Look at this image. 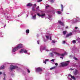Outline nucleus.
<instances>
[{"label":"nucleus","instance_id":"22","mask_svg":"<svg viewBox=\"0 0 80 80\" xmlns=\"http://www.w3.org/2000/svg\"><path fill=\"white\" fill-rule=\"evenodd\" d=\"M73 32H78V33H80V31H77L76 30H73Z\"/></svg>","mask_w":80,"mask_h":80},{"label":"nucleus","instance_id":"32","mask_svg":"<svg viewBox=\"0 0 80 80\" xmlns=\"http://www.w3.org/2000/svg\"><path fill=\"white\" fill-rule=\"evenodd\" d=\"M27 71L28 72V73H30V71L29 69H28V68H27Z\"/></svg>","mask_w":80,"mask_h":80},{"label":"nucleus","instance_id":"3","mask_svg":"<svg viewBox=\"0 0 80 80\" xmlns=\"http://www.w3.org/2000/svg\"><path fill=\"white\" fill-rule=\"evenodd\" d=\"M28 51L26 50L25 49H21V51H19V53H23V52L25 53H26V54H27L28 55H30V53L28 52Z\"/></svg>","mask_w":80,"mask_h":80},{"label":"nucleus","instance_id":"35","mask_svg":"<svg viewBox=\"0 0 80 80\" xmlns=\"http://www.w3.org/2000/svg\"><path fill=\"white\" fill-rule=\"evenodd\" d=\"M39 6H38L36 8L37 10H39Z\"/></svg>","mask_w":80,"mask_h":80},{"label":"nucleus","instance_id":"16","mask_svg":"<svg viewBox=\"0 0 80 80\" xmlns=\"http://www.w3.org/2000/svg\"><path fill=\"white\" fill-rule=\"evenodd\" d=\"M32 79H33V78L30 77H27L26 78V80H32Z\"/></svg>","mask_w":80,"mask_h":80},{"label":"nucleus","instance_id":"59","mask_svg":"<svg viewBox=\"0 0 80 80\" xmlns=\"http://www.w3.org/2000/svg\"><path fill=\"white\" fill-rule=\"evenodd\" d=\"M27 17H28V15L27 14Z\"/></svg>","mask_w":80,"mask_h":80},{"label":"nucleus","instance_id":"11","mask_svg":"<svg viewBox=\"0 0 80 80\" xmlns=\"http://www.w3.org/2000/svg\"><path fill=\"white\" fill-rule=\"evenodd\" d=\"M78 70L75 69V71H73V73L74 75H77L78 74Z\"/></svg>","mask_w":80,"mask_h":80},{"label":"nucleus","instance_id":"33","mask_svg":"<svg viewBox=\"0 0 80 80\" xmlns=\"http://www.w3.org/2000/svg\"><path fill=\"white\" fill-rule=\"evenodd\" d=\"M43 0H37V2H42Z\"/></svg>","mask_w":80,"mask_h":80},{"label":"nucleus","instance_id":"1","mask_svg":"<svg viewBox=\"0 0 80 80\" xmlns=\"http://www.w3.org/2000/svg\"><path fill=\"white\" fill-rule=\"evenodd\" d=\"M57 48H52L50 49V50H48V49H47L45 48V47L44 46L43 47V46H41L40 47V50L42 53V51L43 50H45L46 51H47V52H48V51H54V50H56Z\"/></svg>","mask_w":80,"mask_h":80},{"label":"nucleus","instance_id":"58","mask_svg":"<svg viewBox=\"0 0 80 80\" xmlns=\"http://www.w3.org/2000/svg\"><path fill=\"white\" fill-rule=\"evenodd\" d=\"M6 27V24H5V25L4 26V27Z\"/></svg>","mask_w":80,"mask_h":80},{"label":"nucleus","instance_id":"18","mask_svg":"<svg viewBox=\"0 0 80 80\" xmlns=\"http://www.w3.org/2000/svg\"><path fill=\"white\" fill-rule=\"evenodd\" d=\"M26 6L27 7H32V4L31 3H28L26 5Z\"/></svg>","mask_w":80,"mask_h":80},{"label":"nucleus","instance_id":"29","mask_svg":"<svg viewBox=\"0 0 80 80\" xmlns=\"http://www.w3.org/2000/svg\"><path fill=\"white\" fill-rule=\"evenodd\" d=\"M4 66L3 65H2L1 67V69H2V70L3 69H4Z\"/></svg>","mask_w":80,"mask_h":80},{"label":"nucleus","instance_id":"36","mask_svg":"<svg viewBox=\"0 0 80 80\" xmlns=\"http://www.w3.org/2000/svg\"><path fill=\"white\" fill-rule=\"evenodd\" d=\"M32 10H33V11H35V7H33L32 8Z\"/></svg>","mask_w":80,"mask_h":80},{"label":"nucleus","instance_id":"57","mask_svg":"<svg viewBox=\"0 0 80 80\" xmlns=\"http://www.w3.org/2000/svg\"><path fill=\"white\" fill-rule=\"evenodd\" d=\"M3 80H5V78L4 77V78H3Z\"/></svg>","mask_w":80,"mask_h":80},{"label":"nucleus","instance_id":"63","mask_svg":"<svg viewBox=\"0 0 80 80\" xmlns=\"http://www.w3.org/2000/svg\"><path fill=\"white\" fill-rule=\"evenodd\" d=\"M71 70H73V69H72V68H71Z\"/></svg>","mask_w":80,"mask_h":80},{"label":"nucleus","instance_id":"26","mask_svg":"<svg viewBox=\"0 0 80 80\" xmlns=\"http://www.w3.org/2000/svg\"><path fill=\"white\" fill-rule=\"evenodd\" d=\"M56 67H54L52 68H50V70H53V69H55V68Z\"/></svg>","mask_w":80,"mask_h":80},{"label":"nucleus","instance_id":"8","mask_svg":"<svg viewBox=\"0 0 80 80\" xmlns=\"http://www.w3.org/2000/svg\"><path fill=\"white\" fill-rule=\"evenodd\" d=\"M23 44H18L16 47L17 48L18 50V49H20V48H23Z\"/></svg>","mask_w":80,"mask_h":80},{"label":"nucleus","instance_id":"20","mask_svg":"<svg viewBox=\"0 0 80 80\" xmlns=\"http://www.w3.org/2000/svg\"><path fill=\"white\" fill-rule=\"evenodd\" d=\"M53 52H51L50 54V56L51 57H53Z\"/></svg>","mask_w":80,"mask_h":80},{"label":"nucleus","instance_id":"4","mask_svg":"<svg viewBox=\"0 0 80 80\" xmlns=\"http://www.w3.org/2000/svg\"><path fill=\"white\" fill-rule=\"evenodd\" d=\"M36 72H38L39 74H41L42 73V69L40 67L36 68Z\"/></svg>","mask_w":80,"mask_h":80},{"label":"nucleus","instance_id":"17","mask_svg":"<svg viewBox=\"0 0 80 80\" xmlns=\"http://www.w3.org/2000/svg\"><path fill=\"white\" fill-rule=\"evenodd\" d=\"M72 35V32H70L68 34L66 35V37H70V36H71Z\"/></svg>","mask_w":80,"mask_h":80},{"label":"nucleus","instance_id":"54","mask_svg":"<svg viewBox=\"0 0 80 80\" xmlns=\"http://www.w3.org/2000/svg\"><path fill=\"white\" fill-rule=\"evenodd\" d=\"M60 58H62V59H63V58L62 57H60Z\"/></svg>","mask_w":80,"mask_h":80},{"label":"nucleus","instance_id":"7","mask_svg":"<svg viewBox=\"0 0 80 80\" xmlns=\"http://www.w3.org/2000/svg\"><path fill=\"white\" fill-rule=\"evenodd\" d=\"M67 62L66 63H64V62H62L61 63L62 66V67H64V66H67L68 65V63L70 62L69 61H68L66 62Z\"/></svg>","mask_w":80,"mask_h":80},{"label":"nucleus","instance_id":"46","mask_svg":"<svg viewBox=\"0 0 80 80\" xmlns=\"http://www.w3.org/2000/svg\"><path fill=\"white\" fill-rule=\"evenodd\" d=\"M68 76H70L71 77L72 76L70 74H68Z\"/></svg>","mask_w":80,"mask_h":80},{"label":"nucleus","instance_id":"53","mask_svg":"<svg viewBox=\"0 0 80 80\" xmlns=\"http://www.w3.org/2000/svg\"><path fill=\"white\" fill-rule=\"evenodd\" d=\"M1 74H2V72H0V75H1Z\"/></svg>","mask_w":80,"mask_h":80},{"label":"nucleus","instance_id":"61","mask_svg":"<svg viewBox=\"0 0 80 80\" xmlns=\"http://www.w3.org/2000/svg\"><path fill=\"white\" fill-rule=\"evenodd\" d=\"M34 6H36V4H34Z\"/></svg>","mask_w":80,"mask_h":80},{"label":"nucleus","instance_id":"19","mask_svg":"<svg viewBox=\"0 0 80 80\" xmlns=\"http://www.w3.org/2000/svg\"><path fill=\"white\" fill-rule=\"evenodd\" d=\"M52 16H49L48 17H47L46 18H48V19H49V20H50V21L52 20Z\"/></svg>","mask_w":80,"mask_h":80},{"label":"nucleus","instance_id":"56","mask_svg":"<svg viewBox=\"0 0 80 80\" xmlns=\"http://www.w3.org/2000/svg\"><path fill=\"white\" fill-rule=\"evenodd\" d=\"M68 26H67L66 27V28H68Z\"/></svg>","mask_w":80,"mask_h":80},{"label":"nucleus","instance_id":"64","mask_svg":"<svg viewBox=\"0 0 80 80\" xmlns=\"http://www.w3.org/2000/svg\"><path fill=\"white\" fill-rule=\"evenodd\" d=\"M17 21H18V20H17Z\"/></svg>","mask_w":80,"mask_h":80},{"label":"nucleus","instance_id":"13","mask_svg":"<svg viewBox=\"0 0 80 80\" xmlns=\"http://www.w3.org/2000/svg\"><path fill=\"white\" fill-rule=\"evenodd\" d=\"M33 14H32L31 15H32V19L33 20H36V16H37V15L35 14L34 16H33Z\"/></svg>","mask_w":80,"mask_h":80},{"label":"nucleus","instance_id":"12","mask_svg":"<svg viewBox=\"0 0 80 80\" xmlns=\"http://www.w3.org/2000/svg\"><path fill=\"white\" fill-rule=\"evenodd\" d=\"M76 20L77 21V22H80V18L76 16V18H75Z\"/></svg>","mask_w":80,"mask_h":80},{"label":"nucleus","instance_id":"50","mask_svg":"<svg viewBox=\"0 0 80 80\" xmlns=\"http://www.w3.org/2000/svg\"><path fill=\"white\" fill-rule=\"evenodd\" d=\"M55 65H56V66H57L58 65V63H55Z\"/></svg>","mask_w":80,"mask_h":80},{"label":"nucleus","instance_id":"9","mask_svg":"<svg viewBox=\"0 0 80 80\" xmlns=\"http://www.w3.org/2000/svg\"><path fill=\"white\" fill-rule=\"evenodd\" d=\"M12 54H13V53L15 52L18 50V49L16 47H15L13 48H12Z\"/></svg>","mask_w":80,"mask_h":80},{"label":"nucleus","instance_id":"47","mask_svg":"<svg viewBox=\"0 0 80 80\" xmlns=\"http://www.w3.org/2000/svg\"><path fill=\"white\" fill-rule=\"evenodd\" d=\"M22 16V14H19L18 15V17H20V16Z\"/></svg>","mask_w":80,"mask_h":80},{"label":"nucleus","instance_id":"55","mask_svg":"<svg viewBox=\"0 0 80 80\" xmlns=\"http://www.w3.org/2000/svg\"><path fill=\"white\" fill-rule=\"evenodd\" d=\"M39 37V35L38 34L37 35V37Z\"/></svg>","mask_w":80,"mask_h":80},{"label":"nucleus","instance_id":"43","mask_svg":"<svg viewBox=\"0 0 80 80\" xmlns=\"http://www.w3.org/2000/svg\"><path fill=\"white\" fill-rule=\"evenodd\" d=\"M3 74L4 77H5V76H6V75H5V72H3Z\"/></svg>","mask_w":80,"mask_h":80},{"label":"nucleus","instance_id":"52","mask_svg":"<svg viewBox=\"0 0 80 80\" xmlns=\"http://www.w3.org/2000/svg\"><path fill=\"white\" fill-rule=\"evenodd\" d=\"M77 28H78V27H75V29H77Z\"/></svg>","mask_w":80,"mask_h":80},{"label":"nucleus","instance_id":"31","mask_svg":"<svg viewBox=\"0 0 80 80\" xmlns=\"http://www.w3.org/2000/svg\"><path fill=\"white\" fill-rule=\"evenodd\" d=\"M57 13H58V14H61V13H62V12H61L58 11H57Z\"/></svg>","mask_w":80,"mask_h":80},{"label":"nucleus","instance_id":"45","mask_svg":"<svg viewBox=\"0 0 80 80\" xmlns=\"http://www.w3.org/2000/svg\"><path fill=\"white\" fill-rule=\"evenodd\" d=\"M52 62H54V60L53 59H52L51 60Z\"/></svg>","mask_w":80,"mask_h":80},{"label":"nucleus","instance_id":"6","mask_svg":"<svg viewBox=\"0 0 80 80\" xmlns=\"http://www.w3.org/2000/svg\"><path fill=\"white\" fill-rule=\"evenodd\" d=\"M37 15L39 16V18L41 17V18H44L46 16L45 14L44 13H42L41 15L39 13H38Z\"/></svg>","mask_w":80,"mask_h":80},{"label":"nucleus","instance_id":"34","mask_svg":"<svg viewBox=\"0 0 80 80\" xmlns=\"http://www.w3.org/2000/svg\"><path fill=\"white\" fill-rule=\"evenodd\" d=\"M46 37V38L47 40H48L49 39V37L48 36H45Z\"/></svg>","mask_w":80,"mask_h":80},{"label":"nucleus","instance_id":"42","mask_svg":"<svg viewBox=\"0 0 80 80\" xmlns=\"http://www.w3.org/2000/svg\"><path fill=\"white\" fill-rule=\"evenodd\" d=\"M62 43L63 44L65 43V41H62Z\"/></svg>","mask_w":80,"mask_h":80},{"label":"nucleus","instance_id":"10","mask_svg":"<svg viewBox=\"0 0 80 80\" xmlns=\"http://www.w3.org/2000/svg\"><path fill=\"white\" fill-rule=\"evenodd\" d=\"M72 23H77V21L75 19V18H74L71 20Z\"/></svg>","mask_w":80,"mask_h":80},{"label":"nucleus","instance_id":"21","mask_svg":"<svg viewBox=\"0 0 80 80\" xmlns=\"http://www.w3.org/2000/svg\"><path fill=\"white\" fill-rule=\"evenodd\" d=\"M26 35H27L29 33V32H30V30L29 29H27L26 30Z\"/></svg>","mask_w":80,"mask_h":80},{"label":"nucleus","instance_id":"40","mask_svg":"<svg viewBox=\"0 0 80 80\" xmlns=\"http://www.w3.org/2000/svg\"><path fill=\"white\" fill-rule=\"evenodd\" d=\"M0 36H1L2 37H3V35L2 36V33H0Z\"/></svg>","mask_w":80,"mask_h":80},{"label":"nucleus","instance_id":"24","mask_svg":"<svg viewBox=\"0 0 80 80\" xmlns=\"http://www.w3.org/2000/svg\"><path fill=\"white\" fill-rule=\"evenodd\" d=\"M67 33V31H63V35H65Z\"/></svg>","mask_w":80,"mask_h":80},{"label":"nucleus","instance_id":"62","mask_svg":"<svg viewBox=\"0 0 80 80\" xmlns=\"http://www.w3.org/2000/svg\"><path fill=\"white\" fill-rule=\"evenodd\" d=\"M46 80H49V78H48V79H46Z\"/></svg>","mask_w":80,"mask_h":80},{"label":"nucleus","instance_id":"25","mask_svg":"<svg viewBox=\"0 0 80 80\" xmlns=\"http://www.w3.org/2000/svg\"><path fill=\"white\" fill-rule=\"evenodd\" d=\"M19 7L18 6H16L14 7V9H17L18 8H19Z\"/></svg>","mask_w":80,"mask_h":80},{"label":"nucleus","instance_id":"38","mask_svg":"<svg viewBox=\"0 0 80 80\" xmlns=\"http://www.w3.org/2000/svg\"><path fill=\"white\" fill-rule=\"evenodd\" d=\"M52 43H55V41L54 40H52Z\"/></svg>","mask_w":80,"mask_h":80},{"label":"nucleus","instance_id":"39","mask_svg":"<svg viewBox=\"0 0 80 80\" xmlns=\"http://www.w3.org/2000/svg\"><path fill=\"white\" fill-rule=\"evenodd\" d=\"M49 7V6L48 5L47 6H46L45 8H48Z\"/></svg>","mask_w":80,"mask_h":80},{"label":"nucleus","instance_id":"51","mask_svg":"<svg viewBox=\"0 0 80 80\" xmlns=\"http://www.w3.org/2000/svg\"><path fill=\"white\" fill-rule=\"evenodd\" d=\"M74 58L75 59V60H77V58H75L74 57Z\"/></svg>","mask_w":80,"mask_h":80},{"label":"nucleus","instance_id":"41","mask_svg":"<svg viewBox=\"0 0 80 80\" xmlns=\"http://www.w3.org/2000/svg\"><path fill=\"white\" fill-rule=\"evenodd\" d=\"M48 60H49V59H45L46 62H48Z\"/></svg>","mask_w":80,"mask_h":80},{"label":"nucleus","instance_id":"48","mask_svg":"<svg viewBox=\"0 0 80 80\" xmlns=\"http://www.w3.org/2000/svg\"><path fill=\"white\" fill-rule=\"evenodd\" d=\"M43 63H45V64H46V61H43Z\"/></svg>","mask_w":80,"mask_h":80},{"label":"nucleus","instance_id":"28","mask_svg":"<svg viewBox=\"0 0 80 80\" xmlns=\"http://www.w3.org/2000/svg\"><path fill=\"white\" fill-rule=\"evenodd\" d=\"M72 42V43H73L74 44H75L76 43V41L73 40Z\"/></svg>","mask_w":80,"mask_h":80},{"label":"nucleus","instance_id":"37","mask_svg":"<svg viewBox=\"0 0 80 80\" xmlns=\"http://www.w3.org/2000/svg\"><path fill=\"white\" fill-rule=\"evenodd\" d=\"M43 41H44V42H47V39H46L45 38H44Z\"/></svg>","mask_w":80,"mask_h":80},{"label":"nucleus","instance_id":"49","mask_svg":"<svg viewBox=\"0 0 80 80\" xmlns=\"http://www.w3.org/2000/svg\"><path fill=\"white\" fill-rule=\"evenodd\" d=\"M39 42H40V41H37L38 44H39Z\"/></svg>","mask_w":80,"mask_h":80},{"label":"nucleus","instance_id":"15","mask_svg":"<svg viewBox=\"0 0 80 80\" xmlns=\"http://www.w3.org/2000/svg\"><path fill=\"white\" fill-rule=\"evenodd\" d=\"M58 23H59V24H60L61 25H62V26H64V24H63V22H62L61 21L59 20Z\"/></svg>","mask_w":80,"mask_h":80},{"label":"nucleus","instance_id":"14","mask_svg":"<svg viewBox=\"0 0 80 80\" xmlns=\"http://www.w3.org/2000/svg\"><path fill=\"white\" fill-rule=\"evenodd\" d=\"M3 14H4L5 15V17L7 16V14H8V12L7 11H6L4 12H3L2 13Z\"/></svg>","mask_w":80,"mask_h":80},{"label":"nucleus","instance_id":"5","mask_svg":"<svg viewBox=\"0 0 80 80\" xmlns=\"http://www.w3.org/2000/svg\"><path fill=\"white\" fill-rule=\"evenodd\" d=\"M54 54L57 55V56H62V57H63L65 55H67V52H66L64 54H60V53L57 52H54Z\"/></svg>","mask_w":80,"mask_h":80},{"label":"nucleus","instance_id":"27","mask_svg":"<svg viewBox=\"0 0 80 80\" xmlns=\"http://www.w3.org/2000/svg\"><path fill=\"white\" fill-rule=\"evenodd\" d=\"M77 49V47H76L75 46H74L72 48V50H76Z\"/></svg>","mask_w":80,"mask_h":80},{"label":"nucleus","instance_id":"23","mask_svg":"<svg viewBox=\"0 0 80 80\" xmlns=\"http://www.w3.org/2000/svg\"><path fill=\"white\" fill-rule=\"evenodd\" d=\"M61 12H63V5L61 4Z\"/></svg>","mask_w":80,"mask_h":80},{"label":"nucleus","instance_id":"2","mask_svg":"<svg viewBox=\"0 0 80 80\" xmlns=\"http://www.w3.org/2000/svg\"><path fill=\"white\" fill-rule=\"evenodd\" d=\"M17 68H18V70H21L20 68H18V66H13V65H11L10 66V69L11 71L13 70L14 69H16Z\"/></svg>","mask_w":80,"mask_h":80},{"label":"nucleus","instance_id":"30","mask_svg":"<svg viewBox=\"0 0 80 80\" xmlns=\"http://www.w3.org/2000/svg\"><path fill=\"white\" fill-rule=\"evenodd\" d=\"M71 78L72 79H73V80H75L76 79H75V77L74 76H71Z\"/></svg>","mask_w":80,"mask_h":80},{"label":"nucleus","instance_id":"44","mask_svg":"<svg viewBox=\"0 0 80 80\" xmlns=\"http://www.w3.org/2000/svg\"><path fill=\"white\" fill-rule=\"evenodd\" d=\"M49 40H52V37H50V38H49Z\"/></svg>","mask_w":80,"mask_h":80},{"label":"nucleus","instance_id":"60","mask_svg":"<svg viewBox=\"0 0 80 80\" xmlns=\"http://www.w3.org/2000/svg\"><path fill=\"white\" fill-rule=\"evenodd\" d=\"M68 80H72V79L69 78L68 79Z\"/></svg>","mask_w":80,"mask_h":80}]
</instances>
